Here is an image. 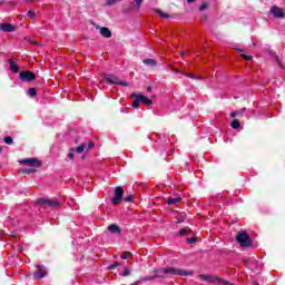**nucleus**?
I'll return each mask as SVG.
<instances>
[{"instance_id":"aec40b11","label":"nucleus","mask_w":285,"mask_h":285,"mask_svg":"<svg viewBox=\"0 0 285 285\" xmlns=\"http://www.w3.org/2000/svg\"><path fill=\"white\" fill-rule=\"evenodd\" d=\"M156 14H159V17H161V19H170V16L164 11H161L160 9H155Z\"/></svg>"},{"instance_id":"dca6fc26","label":"nucleus","mask_w":285,"mask_h":285,"mask_svg":"<svg viewBox=\"0 0 285 285\" xmlns=\"http://www.w3.org/2000/svg\"><path fill=\"white\" fill-rule=\"evenodd\" d=\"M9 70L11 72H13L14 75H17V72H19V65L17 62H14V60L9 59Z\"/></svg>"},{"instance_id":"f8f14e48","label":"nucleus","mask_w":285,"mask_h":285,"mask_svg":"<svg viewBox=\"0 0 285 285\" xmlns=\"http://www.w3.org/2000/svg\"><path fill=\"white\" fill-rule=\"evenodd\" d=\"M102 79L110 85L117 86L119 83V78H117L116 76H109L108 73H104Z\"/></svg>"},{"instance_id":"4be33fe9","label":"nucleus","mask_w":285,"mask_h":285,"mask_svg":"<svg viewBox=\"0 0 285 285\" xmlns=\"http://www.w3.org/2000/svg\"><path fill=\"white\" fill-rule=\"evenodd\" d=\"M230 126L234 128V130H237V128H240L242 124L239 122V119H234Z\"/></svg>"},{"instance_id":"4d7b16f0","label":"nucleus","mask_w":285,"mask_h":285,"mask_svg":"<svg viewBox=\"0 0 285 285\" xmlns=\"http://www.w3.org/2000/svg\"><path fill=\"white\" fill-rule=\"evenodd\" d=\"M0 168H1V165H0Z\"/></svg>"},{"instance_id":"864d4df0","label":"nucleus","mask_w":285,"mask_h":285,"mask_svg":"<svg viewBox=\"0 0 285 285\" xmlns=\"http://www.w3.org/2000/svg\"><path fill=\"white\" fill-rule=\"evenodd\" d=\"M29 3H32V1H35V0H27Z\"/></svg>"},{"instance_id":"a211bd4d","label":"nucleus","mask_w":285,"mask_h":285,"mask_svg":"<svg viewBox=\"0 0 285 285\" xmlns=\"http://www.w3.org/2000/svg\"><path fill=\"white\" fill-rule=\"evenodd\" d=\"M142 63H145V66L155 67L157 66V60L148 58V59H144Z\"/></svg>"},{"instance_id":"09e8293b","label":"nucleus","mask_w":285,"mask_h":285,"mask_svg":"<svg viewBox=\"0 0 285 285\" xmlns=\"http://www.w3.org/2000/svg\"><path fill=\"white\" fill-rule=\"evenodd\" d=\"M203 19L206 21V19H208V16H203Z\"/></svg>"},{"instance_id":"6e6d98bb","label":"nucleus","mask_w":285,"mask_h":285,"mask_svg":"<svg viewBox=\"0 0 285 285\" xmlns=\"http://www.w3.org/2000/svg\"><path fill=\"white\" fill-rule=\"evenodd\" d=\"M2 2H0V6H1Z\"/></svg>"},{"instance_id":"c03bdc74","label":"nucleus","mask_w":285,"mask_h":285,"mask_svg":"<svg viewBox=\"0 0 285 285\" xmlns=\"http://www.w3.org/2000/svg\"><path fill=\"white\" fill-rule=\"evenodd\" d=\"M147 92H153V87H147Z\"/></svg>"},{"instance_id":"37998d69","label":"nucleus","mask_w":285,"mask_h":285,"mask_svg":"<svg viewBox=\"0 0 285 285\" xmlns=\"http://www.w3.org/2000/svg\"><path fill=\"white\" fill-rule=\"evenodd\" d=\"M154 273H164V268H160V269H154Z\"/></svg>"},{"instance_id":"cd10ccee","label":"nucleus","mask_w":285,"mask_h":285,"mask_svg":"<svg viewBox=\"0 0 285 285\" xmlns=\"http://www.w3.org/2000/svg\"><path fill=\"white\" fill-rule=\"evenodd\" d=\"M120 257H121V259H128L129 257H132V253H130V252H124Z\"/></svg>"},{"instance_id":"f257e3e1","label":"nucleus","mask_w":285,"mask_h":285,"mask_svg":"<svg viewBox=\"0 0 285 285\" xmlns=\"http://www.w3.org/2000/svg\"><path fill=\"white\" fill-rule=\"evenodd\" d=\"M236 242L242 246V248H249V246H253V240L246 232H238L236 235Z\"/></svg>"},{"instance_id":"a19ab883","label":"nucleus","mask_w":285,"mask_h":285,"mask_svg":"<svg viewBox=\"0 0 285 285\" xmlns=\"http://www.w3.org/2000/svg\"><path fill=\"white\" fill-rule=\"evenodd\" d=\"M186 77H189V79H195V76L193 73H185Z\"/></svg>"},{"instance_id":"72a5a7b5","label":"nucleus","mask_w":285,"mask_h":285,"mask_svg":"<svg viewBox=\"0 0 285 285\" xmlns=\"http://www.w3.org/2000/svg\"><path fill=\"white\" fill-rule=\"evenodd\" d=\"M140 104V100H139V98H135V100H134V102H132V108H139V105Z\"/></svg>"},{"instance_id":"a878e982","label":"nucleus","mask_w":285,"mask_h":285,"mask_svg":"<svg viewBox=\"0 0 285 285\" xmlns=\"http://www.w3.org/2000/svg\"><path fill=\"white\" fill-rule=\"evenodd\" d=\"M91 148H95V141L89 140L88 144L86 145L85 150H91Z\"/></svg>"},{"instance_id":"f03ea898","label":"nucleus","mask_w":285,"mask_h":285,"mask_svg":"<svg viewBox=\"0 0 285 285\" xmlns=\"http://www.w3.org/2000/svg\"><path fill=\"white\" fill-rule=\"evenodd\" d=\"M163 273L165 275H179L180 277H193V272L185 271L183 268L177 267H167L164 268Z\"/></svg>"},{"instance_id":"4c0bfd02","label":"nucleus","mask_w":285,"mask_h":285,"mask_svg":"<svg viewBox=\"0 0 285 285\" xmlns=\"http://www.w3.org/2000/svg\"><path fill=\"white\" fill-rule=\"evenodd\" d=\"M27 14H28V17H30V19H35L37 13L32 10H29Z\"/></svg>"},{"instance_id":"6e6552de","label":"nucleus","mask_w":285,"mask_h":285,"mask_svg":"<svg viewBox=\"0 0 285 285\" xmlns=\"http://www.w3.org/2000/svg\"><path fill=\"white\" fill-rule=\"evenodd\" d=\"M269 12L275 19H284L285 17L284 10L276 6L272 7Z\"/></svg>"},{"instance_id":"393cba45","label":"nucleus","mask_w":285,"mask_h":285,"mask_svg":"<svg viewBox=\"0 0 285 285\" xmlns=\"http://www.w3.org/2000/svg\"><path fill=\"white\" fill-rule=\"evenodd\" d=\"M28 95H29V97H32V98L37 97V89L36 88H29Z\"/></svg>"},{"instance_id":"de8ad7c7","label":"nucleus","mask_w":285,"mask_h":285,"mask_svg":"<svg viewBox=\"0 0 285 285\" xmlns=\"http://www.w3.org/2000/svg\"><path fill=\"white\" fill-rule=\"evenodd\" d=\"M131 285H139V281H136V282L132 283Z\"/></svg>"},{"instance_id":"8fccbe9b","label":"nucleus","mask_w":285,"mask_h":285,"mask_svg":"<svg viewBox=\"0 0 285 285\" xmlns=\"http://www.w3.org/2000/svg\"><path fill=\"white\" fill-rule=\"evenodd\" d=\"M0 153H3V146H0Z\"/></svg>"},{"instance_id":"412c9836","label":"nucleus","mask_w":285,"mask_h":285,"mask_svg":"<svg viewBox=\"0 0 285 285\" xmlns=\"http://www.w3.org/2000/svg\"><path fill=\"white\" fill-rule=\"evenodd\" d=\"M21 173L23 175H32V173H37V169L36 168H24V169H21Z\"/></svg>"},{"instance_id":"5fc2aeb1","label":"nucleus","mask_w":285,"mask_h":285,"mask_svg":"<svg viewBox=\"0 0 285 285\" xmlns=\"http://www.w3.org/2000/svg\"><path fill=\"white\" fill-rule=\"evenodd\" d=\"M29 41V43H35V41H32V40H28Z\"/></svg>"},{"instance_id":"9b49d317","label":"nucleus","mask_w":285,"mask_h":285,"mask_svg":"<svg viewBox=\"0 0 285 285\" xmlns=\"http://www.w3.org/2000/svg\"><path fill=\"white\" fill-rule=\"evenodd\" d=\"M38 271L33 273L36 279H43L48 275V271L43 266L37 265Z\"/></svg>"},{"instance_id":"58836bf2","label":"nucleus","mask_w":285,"mask_h":285,"mask_svg":"<svg viewBox=\"0 0 285 285\" xmlns=\"http://www.w3.org/2000/svg\"><path fill=\"white\" fill-rule=\"evenodd\" d=\"M197 242L196 237L187 238V244H195Z\"/></svg>"},{"instance_id":"e433bc0d","label":"nucleus","mask_w":285,"mask_h":285,"mask_svg":"<svg viewBox=\"0 0 285 285\" xmlns=\"http://www.w3.org/2000/svg\"><path fill=\"white\" fill-rule=\"evenodd\" d=\"M69 159H71V161L75 159V148H71L69 151Z\"/></svg>"},{"instance_id":"ddd939ff","label":"nucleus","mask_w":285,"mask_h":285,"mask_svg":"<svg viewBox=\"0 0 285 285\" xmlns=\"http://www.w3.org/2000/svg\"><path fill=\"white\" fill-rule=\"evenodd\" d=\"M0 30H1V32H14V30H17V27H14L10 23H1Z\"/></svg>"},{"instance_id":"423d86ee","label":"nucleus","mask_w":285,"mask_h":285,"mask_svg":"<svg viewBox=\"0 0 285 285\" xmlns=\"http://www.w3.org/2000/svg\"><path fill=\"white\" fill-rule=\"evenodd\" d=\"M20 164H23L24 166H31L32 168H41V166H43V163H41V160L38 158H26L20 160Z\"/></svg>"},{"instance_id":"603ef678","label":"nucleus","mask_w":285,"mask_h":285,"mask_svg":"<svg viewBox=\"0 0 285 285\" xmlns=\"http://www.w3.org/2000/svg\"><path fill=\"white\" fill-rule=\"evenodd\" d=\"M276 61H277V65H278V66H282V62H279V60H278V59H277Z\"/></svg>"},{"instance_id":"c756f323","label":"nucleus","mask_w":285,"mask_h":285,"mask_svg":"<svg viewBox=\"0 0 285 285\" xmlns=\"http://www.w3.org/2000/svg\"><path fill=\"white\" fill-rule=\"evenodd\" d=\"M118 266H121L119 262H115L114 264L109 265V271H115V268H118Z\"/></svg>"},{"instance_id":"473e14b6","label":"nucleus","mask_w":285,"mask_h":285,"mask_svg":"<svg viewBox=\"0 0 285 285\" xmlns=\"http://www.w3.org/2000/svg\"><path fill=\"white\" fill-rule=\"evenodd\" d=\"M206 9H208V2H203L199 7L200 12H204Z\"/></svg>"},{"instance_id":"4468645a","label":"nucleus","mask_w":285,"mask_h":285,"mask_svg":"<svg viewBox=\"0 0 285 285\" xmlns=\"http://www.w3.org/2000/svg\"><path fill=\"white\" fill-rule=\"evenodd\" d=\"M141 3H144V0H134L130 3L129 9H125V12H130V10H134V8H137V10H139V8H141Z\"/></svg>"},{"instance_id":"2eb2a0df","label":"nucleus","mask_w":285,"mask_h":285,"mask_svg":"<svg viewBox=\"0 0 285 285\" xmlns=\"http://www.w3.org/2000/svg\"><path fill=\"white\" fill-rule=\"evenodd\" d=\"M109 233H112L114 235H121V228L117 224H111L108 226Z\"/></svg>"},{"instance_id":"bb28decb","label":"nucleus","mask_w":285,"mask_h":285,"mask_svg":"<svg viewBox=\"0 0 285 285\" xmlns=\"http://www.w3.org/2000/svg\"><path fill=\"white\" fill-rule=\"evenodd\" d=\"M4 144H7V146H12L13 144L12 137L10 136L4 137Z\"/></svg>"},{"instance_id":"0eeeda50","label":"nucleus","mask_w":285,"mask_h":285,"mask_svg":"<svg viewBox=\"0 0 285 285\" xmlns=\"http://www.w3.org/2000/svg\"><path fill=\"white\" fill-rule=\"evenodd\" d=\"M198 279H202L203 282H206L207 284H215V282H222L219 277L217 276H210L206 274L198 275Z\"/></svg>"},{"instance_id":"7c9ffc66","label":"nucleus","mask_w":285,"mask_h":285,"mask_svg":"<svg viewBox=\"0 0 285 285\" xmlns=\"http://www.w3.org/2000/svg\"><path fill=\"white\" fill-rule=\"evenodd\" d=\"M242 59H245L246 61H253V56H248L246 53H240Z\"/></svg>"},{"instance_id":"3c124183","label":"nucleus","mask_w":285,"mask_h":285,"mask_svg":"<svg viewBox=\"0 0 285 285\" xmlns=\"http://www.w3.org/2000/svg\"><path fill=\"white\" fill-rule=\"evenodd\" d=\"M0 239H3V233H0Z\"/></svg>"},{"instance_id":"79ce46f5","label":"nucleus","mask_w":285,"mask_h":285,"mask_svg":"<svg viewBox=\"0 0 285 285\" xmlns=\"http://www.w3.org/2000/svg\"><path fill=\"white\" fill-rule=\"evenodd\" d=\"M223 285H235V284H233V283H230L228 281H223Z\"/></svg>"},{"instance_id":"7ed1b4c3","label":"nucleus","mask_w":285,"mask_h":285,"mask_svg":"<svg viewBox=\"0 0 285 285\" xmlns=\"http://www.w3.org/2000/svg\"><path fill=\"white\" fill-rule=\"evenodd\" d=\"M37 204L41 206V208H61V202L50 198H38Z\"/></svg>"},{"instance_id":"6ab92c4d","label":"nucleus","mask_w":285,"mask_h":285,"mask_svg":"<svg viewBox=\"0 0 285 285\" xmlns=\"http://www.w3.org/2000/svg\"><path fill=\"white\" fill-rule=\"evenodd\" d=\"M153 279H161V276L159 275L145 276L140 279V282H153Z\"/></svg>"},{"instance_id":"20e7f679","label":"nucleus","mask_w":285,"mask_h":285,"mask_svg":"<svg viewBox=\"0 0 285 285\" xmlns=\"http://www.w3.org/2000/svg\"><path fill=\"white\" fill-rule=\"evenodd\" d=\"M124 202V188L121 186H118L115 188L114 198L111 199V204L114 206H119Z\"/></svg>"},{"instance_id":"ea45409f","label":"nucleus","mask_w":285,"mask_h":285,"mask_svg":"<svg viewBox=\"0 0 285 285\" xmlns=\"http://www.w3.org/2000/svg\"><path fill=\"white\" fill-rule=\"evenodd\" d=\"M117 86H124L125 88H128V82L126 81H119L118 80V85Z\"/></svg>"},{"instance_id":"f3484780","label":"nucleus","mask_w":285,"mask_h":285,"mask_svg":"<svg viewBox=\"0 0 285 285\" xmlns=\"http://www.w3.org/2000/svg\"><path fill=\"white\" fill-rule=\"evenodd\" d=\"M179 202H181V198L179 196L175 197V198H173V197H168L167 198L168 206H173L175 204H179Z\"/></svg>"},{"instance_id":"39448f33","label":"nucleus","mask_w":285,"mask_h":285,"mask_svg":"<svg viewBox=\"0 0 285 285\" xmlns=\"http://www.w3.org/2000/svg\"><path fill=\"white\" fill-rule=\"evenodd\" d=\"M19 77H20V81H23L26 83H30L35 81V79H37V75L28 70L21 71Z\"/></svg>"},{"instance_id":"b1692460","label":"nucleus","mask_w":285,"mask_h":285,"mask_svg":"<svg viewBox=\"0 0 285 285\" xmlns=\"http://www.w3.org/2000/svg\"><path fill=\"white\" fill-rule=\"evenodd\" d=\"M189 233H193V230L190 229V228H183V229H180L179 230V235L181 236V237H184L185 235H188Z\"/></svg>"},{"instance_id":"1a4fd4ad","label":"nucleus","mask_w":285,"mask_h":285,"mask_svg":"<svg viewBox=\"0 0 285 285\" xmlns=\"http://www.w3.org/2000/svg\"><path fill=\"white\" fill-rule=\"evenodd\" d=\"M131 97L134 99H138L140 104H145V106H151L153 104V100H150L148 97L140 94H131Z\"/></svg>"},{"instance_id":"f704fd0d","label":"nucleus","mask_w":285,"mask_h":285,"mask_svg":"<svg viewBox=\"0 0 285 285\" xmlns=\"http://www.w3.org/2000/svg\"><path fill=\"white\" fill-rule=\"evenodd\" d=\"M128 275H130V268L125 267L122 272V277H128Z\"/></svg>"},{"instance_id":"2f4dec72","label":"nucleus","mask_w":285,"mask_h":285,"mask_svg":"<svg viewBox=\"0 0 285 285\" xmlns=\"http://www.w3.org/2000/svg\"><path fill=\"white\" fill-rule=\"evenodd\" d=\"M121 0H106V6H115V3H119Z\"/></svg>"},{"instance_id":"5701e85b","label":"nucleus","mask_w":285,"mask_h":285,"mask_svg":"<svg viewBox=\"0 0 285 285\" xmlns=\"http://www.w3.org/2000/svg\"><path fill=\"white\" fill-rule=\"evenodd\" d=\"M85 150H86V142H82L80 146L76 148V153H78V155H81V153H83Z\"/></svg>"},{"instance_id":"9d476101","label":"nucleus","mask_w":285,"mask_h":285,"mask_svg":"<svg viewBox=\"0 0 285 285\" xmlns=\"http://www.w3.org/2000/svg\"><path fill=\"white\" fill-rule=\"evenodd\" d=\"M96 30H99L101 37H104L105 39H110V37H112V31H110L108 27L97 26Z\"/></svg>"},{"instance_id":"c9c22d12","label":"nucleus","mask_w":285,"mask_h":285,"mask_svg":"<svg viewBox=\"0 0 285 285\" xmlns=\"http://www.w3.org/2000/svg\"><path fill=\"white\" fill-rule=\"evenodd\" d=\"M132 199H135V196H132V194L125 197L126 203H130V202H132Z\"/></svg>"},{"instance_id":"49530a36","label":"nucleus","mask_w":285,"mask_h":285,"mask_svg":"<svg viewBox=\"0 0 285 285\" xmlns=\"http://www.w3.org/2000/svg\"><path fill=\"white\" fill-rule=\"evenodd\" d=\"M180 57H186V53L184 51H181Z\"/></svg>"},{"instance_id":"c85d7f7f","label":"nucleus","mask_w":285,"mask_h":285,"mask_svg":"<svg viewBox=\"0 0 285 285\" xmlns=\"http://www.w3.org/2000/svg\"><path fill=\"white\" fill-rule=\"evenodd\" d=\"M245 110H246V108H243V110H239V111H234L230 114V117L233 119H235V117H237V115H242Z\"/></svg>"},{"instance_id":"a18cd8bd","label":"nucleus","mask_w":285,"mask_h":285,"mask_svg":"<svg viewBox=\"0 0 285 285\" xmlns=\"http://www.w3.org/2000/svg\"><path fill=\"white\" fill-rule=\"evenodd\" d=\"M187 3H195V0H187Z\"/></svg>"}]
</instances>
